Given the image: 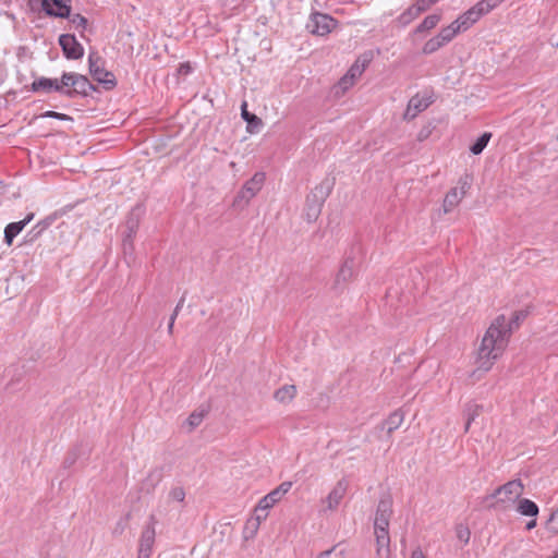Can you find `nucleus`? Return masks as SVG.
<instances>
[{
    "label": "nucleus",
    "mask_w": 558,
    "mask_h": 558,
    "mask_svg": "<svg viewBox=\"0 0 558 558\" xmlns=\"http://www.w3.org/2000/svg\"><path fill=\"white\" fill-rule=\"evenodd\" d=\"M94 89L85 75L65 72L62 74L61 80L39 77L32 83L33 92L50 93L51 90L64 94L72 97L75 94L88 95V92Z\"/></svg>",
    "instance_id": "2"
},
{
    "label": "nucleus",
    "mask_w": 558,
    "mask_h": 558,
    "mask_svg": "<svg viewBox=\"0 0 558 558\" xmlns=\"http://www.w3.org/2000/svg\"><path fill=\"white\" fill-rule=\"evenodd\" d=\"M376 538V555L378 558H390L389 533H374Z\"/></svg>",
    "instance_id": "16"
},
{
    "label": "nucleus",
    "mask_w": 558,
    "mask_h": 558,
    "mask_svg": "<svg viewBox=\"0 0 558 558\" xmlns=\"http://www.w3.org/2000/svg\"><path fill=\"white\" fill-rule=\"evenodd\" d=\"M551 558H558V551Z\"/></svg>",
    "instance_id": "49"
},
{
    "label": "nucleus",
    "mask_w": 558,
    "mask_h": 558,
    "mask_svg": "<svg viewBox=\"0 0 558 558\" xmlns=\"http://www.w3.org/2000/svg\"><path fill=\"white\" fill-rule=\"evenodd\" d=\"M403 420L404 416L401 411L392 412L384 423V428H386L387 434L390 435L392 432L399 428Z\"/></svg>",
    "instance_id": "22"
},
{
    "label": "nucleus",
    "mask_w": 558,
    "mask_h": 558,
    "mask_svg": "<svg viewBox=\"0 0 558 558\" xmlns=\"http://www.w3.org/2000/svg\"><path fill=\"white\" fill-rule=\"evenodd\" d=\"M292 487V482H282L275 490L283 497Z\"/></svg>",
    "instance_id": "43"
},
{
    "label": "nucleus",
    "mask_w": 558,
    "mask_h": 558,
    "mask_svg": "<svg viewBox=\"0 0 558 558\" xmlns=\"http://www.w3.org/2000/svg\"><path fill=\"white\" fill-rule=\"evenodd\" d=\"M242 117L248 123H252L253 121L260 123V120L255 114L248 113V111L246 110V102H243L242 105Z\"/></svg>",
    "instance_id": "41"
},
{
    "label": "nucleus",
    "mask_w": 558,
    "mask_h": 558,
    "mask_svg": "<svg viewBox=\"0 0 558 558\" xmlns=\"http://www.w3.org/2000/svg\"><path fill=\"white\" fill-rule=\"evenodd\" d=\"M168 497L171 501L183 502L185 499V492H184L183 487L175 486V487L171 488Z\"/></svg>",
    "instance_id": "33"
},
{
    "label": "nucleus",
    "mask_w": 558,
    "mask_h": 558,
    "mask_svg": "<svg viewBox=\"0 0 558 558\" xmlns=\"http://www.w3.org/2000/svg\"><path fill=\"white\" fill-rule=\"evenodd\" d=\"M518 511L522 515L535 517L538 513V507L530 499H521L518 505Z\"/></svg>",
    "instance_id": "25"
},
{
    "label": "nucleus",
    "mask_w": 558,
    "mask_h": 558,
    "mask_svg": "<svg viewBox=\"0 0 558 558\" xmlns=\"http://www.w3.org/2000/svg\"><path fill=\"white\" fill-rule=\"evenodd\" d=\"M267 515V513L262 514L260 512H255V515L245 522L243 537L245 539L254 538L259 530L260 523L266 520Z\"/></svg>",
    "instance_id": "15"
},
{
    "label": "nucleus",
    "mask_w": 558,
    "mask_h": 558,
    "mask_svg": "<svg viewBox=\"0 0 558 558\" xmlns=\"http://www.w3.org/2000/svg\"><path fill=\"white\" fill-rule=\"evenodd\" d=\"M337 25V21L328 14L315 12L311 14L306 24L310 33L318 36L329 34Z\"/></svg>",
    "instance_id": "7"
},
{
    "label": "nucleus",
    "mask_w": 558,
    "mask_h": 558,
    "mask_svg": "<svg viewBox=\"0 0 558 558\" xmlns=\"http://www.w3.org/2000/svg\"><path fill=\"white\" fill-rule=\"evenodd\" d=\"M523 490L521 481L513 480L497 488L493 497H497L498 502L510 504L514 502L523 494Z\"/></svg>",
    "instance_id": "9"
},
{
    "label": "nucleus",
    "mask_w": 558,
    "mask_h": 558,
    "mask_svg": "<svg viewBox=\"0 0 558 558\" xmlns=\"http://www.w3.org/2000/svg\"><path fill=\"white\" fill-rule=\"evenodd\" d=\"M527 315H529V312L525 310L514 312L511 319L509 322L507 320L508 327L511 326V331L514 328H518L520 326L521 322H523L527 317Z\"/></svg>",
    "instance_id": "30"
},
{
    "label": "nucleus",
    "mask_w": 558,
    "mask_h": 558,
    "mask_svg": "<svg viewBox=\"0 0 558 558\" xmlns=\"http://www.w3.org/2000/svg\"><path fill=\"white\" fill-rule=\"evenodd\" d=\"M423 12H425V10L416 1L412 7L408 8L402 14H400L398 22L402 26H405L414 21Z\"/></svg>",
    "instance_id": "20"
},
{
    "label": "nucleus",
    "mask_w": 558,
    "mask_h": 558,
    "mask_svg": "<svg viewBox=\"0 0 558 558\" xmlns=\"http://www.w3.org/2000/svg\"><path fill=\"white\" fill-rule=\"evenodd\" d=\"M333 186V181L330 179L323 180L311 194L306 197V219L310 222L315 221L322 210V207L329 196Z\"/></svg>",
    "instance_id": "3"
},
{
    "label": "nucleus",
    "mask_w": 558,
    "mask_h": 558,
    "mask_svg": "<svg viewBox=\"0 0 558 558\" xmlns=\"http://www.w3.org/2000/svg\"><path fill=\"white\" fill-rule=\"evenodd\" d=\"M535 525H536V520H531L530 522H527L526 529L532 530L533 527H535Z\"/></svg>",
    "instance_id": "48"
},
{
    "label": "nucleus",
    "mask_w": 558,
    "mask_h": 558,
    "mask_svg": "<svg viewBox=\"0 0 558 558\" xmlns=\"http://www.w3.org/2000/svg\"><path fill=\"white\" fill-rule=\"evenodd\" d=\"M444 46L445 45L441 43L439 37L435 36V37L428 39L424 44L422 51L424 54H432V53L436 52L437 50H439Z\"/></svg>",
    "instance_id": "27"
},
{
    "label": "nucleus",
    "mask_w": 558,
    "mask_h": 558,
    "mask_svg": "<svg viewBox=\"0 0 558 558\" xmlns=\"http://www.w3.org/2000/svg\"><path fill=\"white\" fill-rule=\"evenodd\" d=\"M471 189V178L465 174L458 181V186L452 187L445 196L442 209L445 214L451 213L463 199Z\"/></svg>",
    "instance_id": "5"
},
{
    "label": "nucleus",
    "mask_w": 558,
    "mask_h": 558,
    "mask_svg": "<svg viewBox=\"0 0 558 558\" xmlns=\"http://www.w3.org/2000/svg\"><path fill=\"white\" fill-rule=\"evenodd\" d=\"M429 106V102L426 99L420 98L418 96H414L410 99L408 104L407 111L404 117L407 119L415 118L420 112L425 110Z\"/></svg>",
    "instance_id": "17"
},
{
    "label": "nucleus",
    "mask_w": 558,
    "mask_h": 558,
    "mask_svg": "<svg viewBox=\"0 0 558 558\" xmlns=\"http://www.w3.org/2000/svg\"><path fill=\"white\" fill-rule=\"evenodd\" d=\"M34 219V214H28L25 219L9 223L4 229V242L11 245L13 239Z\"/></svg>",
    "instance_id": "13"
},
{
    "label": "nucleus",
    "mask_w": 558,
    "mask_h": 558,
    "mask_svg": "<svg viewBox=\"0 0 558 558\" xmlns=\"http://www.w3.org/2000/svg\"><path fill=\"white\" fill-rule=\"evenodd\" d=\"M45 117L56 118V119H59V120H66V119H69V117L66 114L59 113V112H56V111H47L45 113Z\"/></svg>",
    "instance_id": "44"
},
{
    "label": "nucleus",
    "mask_w": 558,
    "mask_h": 558,
    "mask_svg": "<svg viewBox=\"0 0 558 558\" xmlns=\"http://www.w3.org/2000/svg\"><path fill=\"white\" fill-rule=\"evenodd\" d=\"M411 558H424V555L421 549H415L412 551Z\"/></svg>",
    "instance_id": "47"
},
{
    "label": "nucleus",
    "mask_w": 558,
    "mask_h": 558,
    "mask_svg": "<svg viewBox=\"0 0 558 558\" xmlns=\"http://www.w3.org/2000/svg\"><path fill=\"white\" fill-rule=\"evenodd\" d=\"M505 0H481L476 3L477 10H480L483 15L490 12L493 9L498 7Z\"/></svg>",
    "instance_id": "29"
},
{
    "label": "nucleus",
    "mask_w": 558,
    "mask_h": 558,
    "mask_svg": "<svg viewBox=\"0 0 558 558\" xmlns=\"http://www.w3.org/2000/svg\"><path fill=\"white\" fill-rule=\"evenodd\" d=\"M296 396V387L294 385H283L274 392V398L281 404H288Z\"/></svg>",
    "instance_id": "18"
},
{
    "label": "nucleus",
    "mask_w": 558,
    "mask_h": 558,
    "mask_svg": "<svg viewBox=\"0 0 558 558\" xmlns=\"http://www.w3.org/2000/svg\"><path fill=\"white\" fill-rule=\"evenodd\" d=\"M128 228L130 230V233L128 234V236L124 239V246L126 245V243L129 242L130 245H132V234L135 232V229L137 228V221L136 220H128Z\"/></svg>",
    "instance_id": "40"
},
{
    "label": "nucleus",
    "mask_w": 558,
    "mask_h": 558,
    "mask_svg": "<svg viewBox=\"0 0 558 558\" xmlns=\"http://www.w3.org/2000/svg\"><path fill=\"white\" fill-rule=\"evenodd\" d=\"M364 68H365V65H364V64L360 65V64L356 62V63H354V64L350 68V70L348 71V73H347V74H348V75H350V77H351L353 81H355L357 77H360V76L362 75V73H363V71H364Z\"/></svg>",
    "instance_id": "39"
},
{
    "label": "nucleus",
    "mask_w": 558,
    "mask_h": 558,
    "mask_svg": "<svg viewBox=\"0 0 558 558\" xmlns=\"http://www.w3.org/2000/svg\"><path fill=\"white\" fill-rule=\"evenodd\" d=\"M482 411V405L476 403H469L465 409L466 423L464 426V432H469L472 422L480 415Z\"/></svg>",
    "instance_id": "26"
},
{
    "label": "nucleus",
    "mask_w": 558,
    "mask_h": 558,
    "mask_svg": "<svg viewBox=\"0 0 558 558\" xmlns=\"http://www.w3.org/2000/svg\"><path fill=\"white\" fill-rule=\"evenodd\" d=\"M546 529L548 532L553 534L558 533V511L556 510L550 514L548 520L546 521Z\"/></svg>",
    "instance_id": "36"
},
{
    "label": "nucleus",
    "mask_w": 558,
    "mask_h": 558,
    "mask_svg": "<svg viewBox=\"0 0 558 558\" xmlns=\"http://www.w3.org/2000/svg\"><path fill=\"white\" fill-rule=\"evenodd\" d=\"M59 44L68 59H80L83 57L84 49L74 35H61L59 37Z\"/></svg>",
    "instance_id": "12"
},
{
    "label": "nucleus",
    "mask_w": 558,
    "mask_h": 558,
    "mask_svg": "<svg viewBox=\"0 0 558 558\" xmlns=\"http://www.w3.org/2000/svg\"><path fill=\"white\" fill-rule=\"evenodd\" d=\"M205 417V413L203 411L201 412H193L190 414V416L186 420V424L189 425V432H192L194 428L201 425Z\"/></svg>",
    "instance_id": "31"
},
{
    "label": "nucleus",
    "mask_w": 558,
    "mask_h": 558,
    "mask_svg": "<svg viewBox=\"0 0 558 558\" xmlns=\"http://www.w3.org/2000/svg\"><path fill=\"white\" fill-rule=\"evenodd\" d=\"M183 302H184V300H183V299H181V300L179 301V303L177 304V306H175V308H174V311H173V313H172V315H171V317H170V319H169V324H168V333H169V335H172V333H173L174 322H175V319H177V317H178V315H179L180 310H181V308H182V306H183Z\"/></svg>",
    "instance_id": "37"
},
{
    "label": "nucleus",
    "mask_w": 558,
    "mask_h": 558,
    "mask_svg": "<svg viewBox=\"0 0 558 558\" xmlns=\"http://www.w3.org/2000/svg\"><path fill=\"white\" fill-rule=\"evenodd\" d=\"M150 523L147 524L140 536L138 541V557L137 558H150L153 554V547L155 544V517L150 515Z\"/></svg>",
    "instance_id": "8"
},
{
    "label": "nucleus",
    "mask_w": 558,
    "mask_h": 558,
    "mask_svg": "<svg viewBox=\"0 0 558 558\" xmlns=\"http://www.w3.org/2000/svg\"><path fill=\"white\" fill-rule=\"evenodd\" d=\"M492 137V134L490 133H484L482 134L477 140L476 142L470 147L471 151L474 154V155H478L481 154L484 148L487 146L489 140Z\"/></svg>",
    "instance_id": "28"
},
{
    "label": "nucleus",
    "mask_w": 558,
    "mask_h": 558,
    "mask_svg": "<svg viewBox=\"0 0 558 558\" xmlns=\"http://www.w3.org/2000/svg\"><path fill=\"white\" fill-rule=\"evenodd\" d=\"M265 173L256 172L248 181L244 183L241 191L234 198V206H246L250 201L257 195L265 183Z\"/></svg>",
    "instance_id": "4"
},
{
    "label": "nucleus",
    "mask_w": 558,
    "mask_h": 558,
    "mask_svg": "<svg viewBox=\"0 0 558 558\" xmlns=\"http://www.w3.org/2000/svg\"><path fill=\"white\" fill-rule=\"evenodd\" d=\"M76 461V454L70 453L64 460V466L70 468Z\"/></svg>",
    "instance_id": "46"
},
{
    "label": "nucleus",
    "mask_w": 558,
    "mask_h": 558,
    "mask_svg": "<svg viewBox=\"0 0 558 558\" xmlns=\"http://www.w3.org/2000/svg\"><path fill=\"white\" fill-rule=\"evenodd\" d=\"M70 22L75 26V28L85 29L87 26V19L81 14H70Z\"/></svg>",
    "instance_id": "38"
},
{
    "label": "nucleus",
    "mask_w": 558,
    "mask_h": 558,
    "mask_svg": "<svg viewBox=\"0 0 558 558\" xmlns=\"http://www.w3.org/2000/svg\"><path fill=\"white\" fill-rule=\"evenodd\" d=\"M348 482L345 480H340L330 490L328 496L322 501L324 507V511H333L336 510L342 499L344 498L348 490Z\"/></svg>",
    "instance_id": "11"
},
{
    "label": "nucleus",
    "mask_w": 558,
    "mask_h": 558,
    "mask_svg": "<svg viewBox=\"0 0 558 558\" xmlns=\"http://www.w3.org/2000/svg\"><path fill=\"white\" fill-rule=\"evenodd\" d=\"M441 15L440 14H430L427 15L420 25L415 28V33H424L427 31H430L437 26V24L440 22Z\"/></svg>",
    "instance_id": "24"
},
{
    "label": "nucleus",
    "mask_w": 558,
    "mask_h": 558,
    "mask_svg": "<svg viewBox=\"0 0 558 558\" xmlns=\"http://www.w3.org/2000/svg\"><path fill=\"white\" fill-rule=\"evenodd\" d=\"M456 535L458 539L461 541L463 544H468L470 541L471 532L466 525L458 524L456 526Z\"/></svg>",
    "instance_id": "32"
},
{
    "label": "nucleus",
    "mask_w": 558,
    "mask_h": 558,
    "mask_svg": "<svg viewBox=\"0 0 558 558\" xmlns=\"http://www.w3.org/2000/svg\"><path fill=\"white\" fill-rule=\"evenodd\" d=\"M557 511H558V508H557Z\"/></svg>",
    "instance_id": "50"
},
{
    "label": "nucleus",
    "mask_w": 558,
    "mask_h": 558,
    "mask_svg": "<svg viewBox=\"0 0 558 558\" xmlns=\"http://www.w3.org/2000/svg\"><path fill=\"white\" fill-rule=\"evenodd\" d=\"M355 81H353L350 75L345 74L340 81H339V87L342 89V90H347L348 88H350L353 84H354Z\"/></svg>",
    "instance_id": "42"
},
{
    "label": "nucleus",
    "mask_w": 558,
    "mask_h": 558,
    "mask_svg": "<svg viewBox=\"0 0 558 558\" xmlns=\"http://www.w3.org/2000/svg\"><path fill=\"white\" fill-rule=\"evenodd\" d=\"M356 263L353 257H347L336 275L333 289L343 290L355 277Z\"/></svg>",
    "instance_id": "10"
},
{
    "label": "nucleus",
    "mask_w": 558,
    "mask_h": 558,
    "mask_svg": "<svg viewBox=\"0 0 558 558\" xmlns=\"http://www.w3.org/2000/svg\"><path fill=\"white\" fill-rule=\"evenodd\" d=\"M282 499L279 494L272 489L270 493H268L266 496H264L257 504L255 508V512H262L267 511L271 509L277 502H279Z\"/></svg>",
    "instance_id": "19"
},
{
    "label": "nucleus",
    "mask_w": 558,
    "mask_h": 558,
    "mask_svg": "<svg viewBox=\"0 0 558 558\" xmlns=\"http://www.w3.org/2000/svg\"><path fill=\"white\" fill-rule=\"evenodd\" d=\"M511 336L505 315L497 316L487 328L477 350L476 371L486 373L506 350Z\"/></svg>",
    "instance_id": "1"
},
{
    "label": "nucleus",
    "mask_w": 558,
    "mask_h": 558,
    "mask_svg": "<svg viewBox=\"0 0 558 558\" xmlns=\"http://www.w3.org/2000/svg\"><path fill=\"white\" fill-rule=\"evenodd\" d=\"M439 0H417L420 5L426 11L428 10L433 4L438 2Z\"/></svg>",
    "instance_id": "45"
},
{
    "label": "nucleus",
    "mask_w": 558,
    "mask_h": 558,
    "mask_svg": "<svg viewBox=\"0 0 558 558\" xmlns=\"http://www.w3.org/2000/svg\"><path fill=\"white\" fill-rule=\"evenodd\" d=\"M459 25H456L454 22H452L450 25L442 27L440 32L438 33V37L441 40L444 45H447L450 43L459 33H460Z\"/></svg>",
    "instance_id": "23"
},
{
    "label": "nucleus",
    "mask_w": 558,
    "mask_h": 558,
    "mask_svg": "<svg viewBox=\"0 0 558 558\" xmlns=\"http://www.w3.org/2000/svg\"><path fill=\"white\" fill-rule=\"evenodd\" d=\"M391 514L392 499L390 496H385L378 501L375 518L390 520Z\"/></svg>",
    "instance_id": "21"
},
{
    "label": "nucleus",
    "mask_w": 558,
    "mask_h": 558,
    "mask_svg": "<svg viewBox=\"0 0 558 558\" xmlns=\"http://www.w3.org/2000/svg\"><path fill=\"white\" fill-rule=\"evenodd\" d=\"M344 550H338V546H333L328 550L322 551L316 558H343Z\"/></svg>",
    "instance_id": "34"
},
{
    "label": "nucleus",
    "mask_w": 558,
    "mask_h": 558,
    "mask_svg": "<svg viewBox=\"0 0 558 558\" xmlns=\"http://www.w3.org/2000/svg\"><path fill=\"white\" fill-rule=\"evenodd\" d=\"M89 72L95 81L102 84L106 89H112L117 85L113 73L107 71L102 66V60L96 53L88 57Z\"/></svg>",
    "instance_id": "6"
},
{
    "label": "nucleus",
    "mask_w": 558,
    "mask_h": 558,
    "mask_svg": "<svg viewBox=\"0 0 558 558\" xmlns=\"http://www.w3.org/2000/svg\"><path fill=\"white\" fill-rule=\"evenodd\" d=\"M389 522L387 519H378L374 520V533H389Z\"/></svg>",
    "instance_id": "35"
},
{
    "label": "nucleus",
    "mask_w": 558,
    "mask_h": 558,
    "mask_svg": "<svg viewBox=\"0 0 558 558\" xmlns=\"http://www.w3.org/2000/svg\"><path fill=\"white\" fill-rule=\"evenodd\" d=\"M481 16H483V13L477 10L475 4L453 22L456 25H459L461 32H464L469 29Z\"/></svg>",
    "instance_id": "14"
}]
</instances>
